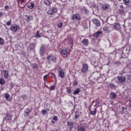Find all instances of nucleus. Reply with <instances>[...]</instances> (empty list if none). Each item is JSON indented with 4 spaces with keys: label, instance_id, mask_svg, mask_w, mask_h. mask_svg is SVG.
Returning a JSON list of instances; mask_svg holds the SVG:
<instances>
[{
    "label": "nucleus",
    "instance_id": "f257e3e1",
    "mask_svg": "<svg viewBox=\"0 0 131 131\" xmlns=\"http://www.w3.org/2000/svg\"><path fill=\"white\" fill-rule=\"evenodd\" d=\"M47 62L49 65H52V64H55L57 62V57L54 55L50 54L48 55L47 58Z\"/></svg>",
    "mask_w": 131,
    "mask_h": 131
},
{
    "label": "nucleus",
    "instance_id": "f03ea898",
    "mask_svg": "<svg viewBox=\"0 0 131 131\" xmlns=\"http://www.w3.org/2000/svg\"><path fill=\"white\" fill-rule=\"evenodd\" d=\"M61 56H63V58H68L70 57V51L67 49L66 48H64L60 51Z\"/></svg>",
    "mask_w": 131,
    "mask_h": 131
},
{
    "label": "nucleus",
    "instance_id": "7ed1b4c3",
    "mask_svg": "<svg viewBox=\"0 0 131 131\" xmlns=\"http://www.w3.org/2000/svg\"><path fill=\"white\" fill-rule=\"evenodd\" d=\"M10 29L12 32H16L17 30H19L20 29V26L13 24L10 26Z\"/></svg>",
    "mask_w": 131,
    "mask_h": 131
},
{
    "label": "nucleus",
    "instance_id": "20e7f679",
    "mask_svg": "<svg viewBox=\"0 0 131 131\" xmlns=\"http://www.w3.org/2000/svg\"><path fill=\"white\" fill-rule=\"evenodd\" d=\"M57 72L58 73L59 77H60L61 78H64V77L65 76V73L64 72V71L63 70V69L61 68L58 69Z\"/></svg>",
    "mask_w": 131,
    "mask_h": 131
},
{
    "label": "nucleus",
    "instance_id": "39448f33",
    "mask_svg": "<svg viewBox=\"0 0 131 131\" xmlns=\"http://www.w3.org/2000/svg\"><path fill=\"white\" fill-rule=\"evenodd\" d=\"M117 78L119 83H123L126 80V78L124 76H118Z\"/></svg>",
    "mask_w": 131,
    "mask_h": 131
},
{
    "label": "nucleus",
    "instance_id": "423d86ee",
    "mask_svg": "<svg viewBox=\"0 0 131 131\" xmlns=\"http://www.w3.org/2000/svg\"><path fill=\"white\" fill-rule=\"evenodd\" d=\"M55 13H57V8L53 7L48 11L49 15H54Z\"/></svg>",
    "mask_w": 131,
    "mask_h": 131
},
{
    "label": "nucleus",
    "instance_id": "0eeeda50",
    "mask_svg": "<svg viewBox=\"0 0 131 131\" xmlns=\"http://www.w3.org/2000/svg\"><path fill=\"white\" fill-rule=\"evenodd\" d=\"M82 66L83 68H82L81 71L83 73H85L89 70V66L86 63H83Z\"/></svg>",
    "mask_w": 131,
    "mask_h": 131
},
{
    "label": "nucleus",
    "instance_id": "6e6552de",
    "mask_svg": "<svg viewBox=\"0 0 131 131\" xmlns=\"http://www.w3.org/2000/svg\"><path fill=\"white\" fill-rule=\"evenodd\" d=\"M103 34V32L102 31H98L93 34L94 37H99V36L102 35Z\"/></svg>",
    "mask_w": 131,
    "mask_h": 131
},
{
    "label": "nucleus",
    "instance_id": "1a4fd4ad",
    "mask_svg": "<svg viewBox=\"0 0 131 131\" xmlns=\"http://www.w3.org/2000/svg\"><path fill=\"white\" fill-rule=\"evenodd\" d=\"M93 22L97 27H100V26H101V23L99 20L95 19L93 20Z\"/></svg>",
    "mask_w": 131,
    "mask_h": 131
},
{
    "label": "nucleus",
    "instance_id": "9d476101",
    "mask_svg": "<svg viewBox=\"0 0 131 131\" xmlns=\"http://www.w3.org/2000/svg\"><path fill=\"white\" fill-rule=\"evenodd\" d=\"M13 116L10 114V113H7L5 115V118L6 120H11Z\"/></svg>",
    "mask_w": 131,
    "mask_h": 131
},
{
    "label": "nucleus",
    "instance_id": "9b49d317",
    "mask_svg": "<svg viewBox=\"0 0 131 131\" xmlns=\"http://www.w3.org/2000/svg\"><path fill=\"white\" fill-rule=\"evenodd\" d=\"M82 43L84 46L85 47H88L89 46V39H83L82 41Z\"/></svg>",
    "mask_w": 131,
    "mask_h": 131
},
{
    "label": "nucleus",
    "instance_id": "f8f14e48",
    "mask_svg": "<svg viewBox=\"0 0 131 131\" xmlns=\"http://www.w3.org/2000/svg\"><path fill=\"white\" fill-rule=\"evenodd\" d=\"M5 98L7 101H12V98H11V96L8 93L5 94Z\"/></svg>",
    "mask_w": 131,
    "mask_h": 131
},
{
    "label": "nucleus",
    "instance_id": "ddd939ff",
    "mask_svg": "<svg viewBox=\"0 0 131 131\" xmlns=\"http://www.w3.org/2000/svg\"><path fill=\"white\" fill-rule=\"evenodd\" d=\"M3 73L4 75V78L6 79L9 78V71H7L6 70H3Z\"/></svg>",
    "mask_w": 131,
    "mask_h": 131
},
{
    "label": "nucleus",
    "instance_id": "4468645a",
    "mask_svg": "<svg viewBox=\"0 0 131 131\" xmlns=\"http://www.w3.org/2000/svg\"><path fill=\"white\" fill-rule=\"evenodd\" d=\"M78 131H85V126L82 125L78 126Z\"/></svg>",
    "mask_w": 131,
    "mask_h": 131
},
{
    "label": "nucleus",
    "instance_id": "2eb2a0df",
    "mask_svg": "<svg viewBox=\"0 0 131 131\" xmlns=\"http://www.w3.org/2000/svg\"><path fill=\"white\" fill-rule=\"evenodd\" d=\"M34 6H35L34 3L31 2L28 4V8L29 9H30V10H32V9H33V8H34Z\"/></svg>",
    "mask_w": 131,
    "mask_h": 131
},
{
    "label": "nucleus",
    "instance_id": "dca6fc26",
    "mask_svg": "<svg viewBox=\"0 0 131 131\" xmlns=\"http://www.w3.org/2000/svg\"><path fill=\"white\" fill-rule=\"evenodd\" d=\"M110 98L111 99H116L117 98V95L115 94V93H110Z\"/></svg>",
    "mask_w": 131,
    "mask_h": 131
},
{
    "label": "nucleus",
    "instance_id": "f3484780",
    "mask_svg": "<svg viewBox=\"0 0 131 131\" xmlns=\"http://www.w3.org/2000/svg\"><path fill=\"white\" fill-rule=\"evenodd\" d=\"M114 28L116 30H120V25L119 24H115L114 25Z\"/></svg>",
    "mask_w": 131,
    "mask_h": 131
},
{
    "label": "nucleus",
    "instance_id": "a211bd4d",
    "mask_svg": "<svg viewBox=\"0 0 131 131\" xmlns=\"http://www.w3.org/2000/svg\"><path fill=\"white\" fill-rule=\"evenodd\" d=\"M18 4H20V5H25L27 3V0H17Z\"/></svg>",
    "mask_w": 131,
    "mask_h": 131
},
{
    "label": "nucleus",
    "instance_id": "6ab92c4d",
    "mask_svg": "<svg viewBox=\"0 0 131 131\" xmlns=\"http://www.w3.org/2000/svg\"><path fill=\"white\" fill-rule=\"evenodd\" d=\"M79 93H80V89L79 88H77V89L73 92V94L75 96L76 95L79 94Z\"/></svg>",
    "mask_w": 131,
    "mask_h": 131
},
{
    "label": "nucleus",
    "instance_id": "aec40b11",
    "mask_svg": "<svg viewBox=\"0 0 131 131\" xmlns=\"http://www.w3.org/2000/svg\"><path fill=\"white\" fill-rule=\"evenodd\" d=\"M90 114L91 115H96L97 114V107L95 108L94 111H92V110H90Z\"/></svg>",
    "mask_w": 131,
    "mask_h": 131
},
{
    "label": "nucleus",
    "instance_id": "412c9836",
    "mask_svg": "<svg viewBox=\"0 0 131 131\" xmlns=\"http://www.w3.org/2000/svg\"><path fill=\"white\" fill-rule=\"evenodd\" d=\"M0 84L1 85H4L6 84V80L4 78H0Z\"/></svg>",
    "mask_w": 131,
    "mask_h": 131
},
{
    "label": "nucleus",
    "instance_id": "4be33fe9",
    "mask_svg": "<svg viewBox=\"0 0 131 131\" xmlns=\"http://www.w3.org/2000/svg\"><path fill=\"white\" fill-rule=\"evenodd\" d=\"M30 51H32V50H34V49H35V45L34 43H32L30 45Z\"/></svg>",
    "mask_w": 131,
    "mask_h": 131
},
{
    "label": "nucleus",
    "instance_id": "5701e85b",
    "mask_svg": "<svg viewBox=\"0 0 131 131\" xmlns=\"http://www.w3.org/2000/svg\"><path fill=\"white\" fill-rule=\"evenodd\" d=\"M30 112H31V110H30L29 108L26 109V111L25 112V113L26 114V115L28 116L29 114H30Z\"/></svg>",
    "mask_w": 131,
    "mask_h": 131
},
{
    "label": "nucleus",
    "instance_id": "b1692460",
    "mask_svg": "<svg viewBox=\"0 0 131 131\" xmlns=\"http://www.w3.org/2000/svg\"><path fill=\"white\" fill-rule=\"evenodd\" d=\"M44 4L46 6H50L52 4V2L49 0H44Z\"/></svg>",
    "mask_w": 131,
    "mask_h": 131
},
{
    "label": "nucleus",
    "instance_id": "393cba45",
    "mask_svg": "<svg viewBox=\"0 0 131 131\" xmlns=\"http://www.w3.org/2000/svg\"><path fill=\"white\" fill-rule=\"evenodd\" d=\"M21 98L23 99V100H27L28 99V96H27L26 94H23L21 96Z\"/></svg>",
    "mask_w": 131,
    "mask_h": 131
},
{
    "label": "nucleus",
    "instance_id": "a878e982",
    "mask_svg": "<svg viewBox=\"0 0 131 131\" xmlns=\"http://www.w3.org/2000/svg\"><path fill=\"white\" fill-rule=\"evenodd\" d=\"M110 7L108 4H104L102 6L103 10H108V8Z\"/></svg>",
    "mask_w": 131,
    "mask_h": 131
},
{
    "label": "nucleus",
    "instance_id": "bb28decb",
    "mask_svg": "<svg viewBox=\"0 0 131 131\" xmlns=\"http://www.w3.org/2000/svg\"><path fill=\"white\" fill-rule=\"evenodd\" d=\"M123 1L125 6H128V5H129V0H123Z\"/></svg>",
    "mask_w": 131,
    "mask_h": 131
},
{
    "label": "nucleus",
    "instance_id": "cd10ccee",
    "mask_svg": "<svg viewBox=\"0 0 131 131\" xmlns=\"http://www.w3.org/2000/svg\"><path fill=\"white\" fill-rule=\"evenodd\" d=\"M45 53V48H41L40 49V55H42Z\"/></svg>",
    "mask_w": 131,
    "mask_h": 131
},
{
    "label": "nucleus",
    "instance_id": "c85d7f7f",
    "mask_svg": "<svg viewBox=\"0 0 131 131\" xmlns=\"http://www.w3.org/2000/svg\"><path fill=\"white\" fill-rule=\"evenodd\" d=\"M58 28H62L63 27V23H59L57 25Z\"/></svg>",
    "mask_w": 131,
    "mask_h": 131
},
{
    "label": "nucleus",
    "instance_id": "c756f323",
    "mask_svg": "<svg viewBox=\"0 0 131 131\" xmlns=\"http://www.w3.org/2000/svg\"><path fill=\"white\" fill-rule=\"evenodd\" d=\"M52 74V76L51 77L53 78H54L55 81H57V77H56V75H55V74L52 73H51Z\"/></svg>",
    "mask_w": 131,
    "mask_h": 131
},
{
    "label": "nucleus",
    "instance_id": "7c9ffc66",
    "mask_svg": "<svg viewBox=\"0 0 131 131\" xmlns=\"http://www.w3.org/2000/svg\"><path fill=\"white\" fill-rule=\"evenodd\" d=\"M110 86L112 89H115L116 88V86H115V84L111 83H110Z\"/></svg>",
    "mask_w": 131,
    "mask_h": 131
},
{
    "label": "nucleus",
    "instance_id": "2f4dec72",
    "mask_svg": "<svg viewBox=\"0 0 131 131\" xmlns=\"http://www.w3.org/2000/svg\"><path fill=\"white\" fill-rule=\"evenodd\" d=\"M99 105H100V101H97L95 103L94 107H97V108H98V107H99Z\"/></svg>",
    "mask_w": 131,
    "mask_h": 131
},
{
    "label": "nucleus",
    "instance_id": "473e14b6",
    "mask_svg": "<svg viewBox=\"0 0 131 131\" xmlns=\"http://www.w3.org/2000/svg\"><path fill=\"white\" fill-rule=\"evenodd\" d=\"M50 76V75L47 74L46 75L43 76V80L46 81V80H47V78H48V77H49Z\"/></svg>",
    "mask_w": 131,
    "mask_h": 131
},
{
    "label": "nucleus",
    "instance_id": "72a5a7b5",
    "mask_svg": "<svg viewBox=\"0 0 131 131\" xmlns=\"http://www.w3.org/2000/svg\"><path fill=\"white\" fill-rule=\"evenodd\" d=\"M11 24H12V20L11 19L6 23V25H7V26H10Z\"/></svg>",
    "mask_w": 131,
    "mask_h": 131
},
{
    "label": "nucleus",
    "instance_id": "f704fd0d",
    "mask_svg": "<svg viewBox=\"0 0 131 131\" xmlns=\"http://www.w3.org/2000/svg\"><path fill=\"white\" fill-rule=\"evenodd\" d=\"M76 19V20H80V17H72V20H74Z\"/></svg>",
    "mask_w": 131,
    "mask_h": 131
},
{
    "label": "nucleus",
    "instance_id": "c9c22d12",
    "mask_svg": "<svg viewBox=\"0 0 131 131\" xmlns=\"http://www.w3.org/2000/svg\"><path fill=\"white\" fill-rule=\"evenodd\" d=\"M4 42H5V41L4 40V39L0 38V45H4Z\"/></svg>",
    "mask_w": 131,
    "mask_h": 131
},
{
    "label": "nucleus",
    "instance_id": "e433bc0d",
    "mask_svg": "<svg viewBox=\"0 0 131 131\" xmlns=\"http://www.w3.org/2000/svg\"><path fill=\"white\" fill-rule=\"evenodd\" d=\"M78 84V82L77 81H74L73 83V85H74V86H77Z\"/></svg>",
    "mask_w": 131,
    "mask_h": 131
},
{
    "label": "nucleus",
    "instance_id": "4c0bfd02",
    "mask_svg": "<svg viewBox=\"0 0 131 131\" xmlns=\"http://www.w3.org/2000/svg\"><path fill=\"white\" fill-rule=\"evenodd\" d=\"M58 116H55L53 118V120H54V121H58Z\"/></svg>",
    "mask_w": 131,
    "mask_h": 131
},
{
    "label": "nucleus",
    "instance_id": "58836bf2",
    "mask_svg": "<svg viewBox=\"0 0 131 131\" xmlns=\"http://www.w3.org/2000/svg\"><path fill=\"white\" fill-rule=\"evenodd\" d=\"M67 124L69 126L73 125V123L72 122H68Z\"/></svg>",
    "mask_w": 131,
    "mask_h": 131
},
{
    "label": "nucleus",
    "instance_id": "ea45409f",
    "mask_svg": "<svg viewBox=\"0 0 131 131\" xmlns=\"http://www.w3.org/2000/svg\"><path fill=\"white\" fill-rule=\"evenodd\" d=\"M55 89H56V86H55V85H52L51 86L50 91H54Z\"/></svg>",
    "mask_w": 131,
    "mask_h": 131
},
{
    "label": "nucleus",
    "instance_id": "a19ab883",
    "mask_svg": "<svg viewBox=\"0 0 131 131\" xmlns=\"http://www.w3.org/2000/svg\"><path fill=\"white\" fill-rule=\"evenodd\" d=\"M67 90H68V92H67V94H71V89H70V88H68V89H67Z\"/></svg>",
    "mask_w": 131,
    "mask_h": 131
},
{
    "label": "nucleus",
    "instance_id": "79ce46f5",
    "mask_svg": "<svg viewBox=\"0 0 131 131\" xmlns=\"http://www.w3.org/2000/svg\"><path fill=\"white\" fill-rule=\"evenodd\" d=\"M33 69H36V68H37V64L36 63H34L33 64Z\"/></svg>",
    "mask_w": 131,
    "mask_h": 131
},
{
    "label": "nucleus",
    "instance_id": "37998d69",
    "mask_svg": "<svg viewBox=\"0 0 131 131\" xmlns=\"http://www.w3.org/2000/svg\"><path fill=\"white\" fill-rule=\"evenodd\" d=\"M83 11H84L85 14H88L89 13V11L88 10V9H86V8H83Z\"/></svg>",
    "mask_w": 131,
    "mask_h": 131
},
{
    "label": "nucleus",
    "instance_id": "c03bdc74",
    "mask_svg": "<svg viewBox=\"0 0 131 131\" xmlns=\"http://www.w3.org/2000/svg\"><path fill=\"white\" fill-rule=\"evenodd\" d=\"M41 113H42V114H47L48 112H47V111L46 110H42L41 111Z\"/></svg>",
    "mask_w": 131,
    "mask_h": 131
},
{
    "label": "nucleus",
    "instance_id": "a18cd8bd",
    "mask_svg": "<svg viewBox=\"0 0 131 131\" xmlns=\"http://www.w3.org/2000/svg\"><path fill=\"white\" fill-rule=\"evenodd\" d=\"M77 118H79V115H75L74 119H77Z\"/></svg>",
    "mask_w": 131,
    "mask_h": 131
},
{
    "label": "nucleus",
    "instance_id": "49530a36",
    "mask_svg": "<svg viewBox=\"0 0 131 131\" xmlns=\"http://www.w3.org/2000/svg\"><path fill=\"white\" fill-rule=\"evenodd\" d=\"M5 9L6 11H8V10H9V6L6 5L5 7Z\"/></svg>",
    "mask_w": 131,
    "mask_h": 131
},
{
    "label": "nucleus",
    "instance_id": "de8ad7c7",
    "mask_svg": "<svg viewBox=\"0 0 131 131\" xmlns=\"http://www.w3.org/2000/svg\"><path fill=\"white\" fill-rule=\"evenodd\" d=\"M103 30H104V31H107V30H108V27H103Z\"/></svg>",
    "mask_w": 131,
    "mask_h": 131
},
{
    "label": "nucleus",
    "instance_id": "09e8293b",
    "mask_svg": "<svg viewBox=\"0 0 131 131\" xmlns=\"http://www.w3.org/2000/svg\"><path fill=\"white\" fill-rule=\"evenodd\" d=\"M127 109V107H125L124 106H122L121 110L122 111H123L124 110H125Z\"/></svg>",
    "mask_w": 131,
    "mask_h": 131
},
{
    "label": "nucleus",
    "instance_id": "8fccbe9b",
    "mask_svg": "<svg viewBox=\"0 0 131 131\" xmlns=\"http://www.w3.org/2000/svg\"><path fill=\"white\" fill-rule=\"evenodd\" d=\"M39 31H37V36L38 37H40V35H39Z\"/></svg>",
    "mask_w": 131,
    "mask_h": 131
},
{
    "label": "nucleus",
    "instance_id": "3c124183",
    "mask_svg": "<svg viewBox=\"0 0 131 131\" xmlns=\"http://www.w3.org/2000/svg\"><path fill=\"white\" fill-rule=\"evenodd\" d=\"M55 121H51V123H53V124H55V123H56V122H55Z\"/></svg>",
    "mask_w": 131,
    "mask_h": 131
},
{
    "label": "nucleus",
    "instance_id": "603ef678",
    "mask_svg": "<svg viewBox=\"0 0 131 131\" xmlns=\"http://www.w3.org/2000/svg\"><path fill=\"white\" fill-rule=\"evenodd\" d=\"M120 9H123V5H121L120 6Z\"/></svg>",
    "mask_w": 131,
    "mask_h": 131
},
{
    "label": "nucleus",
    "instance_id": "864d4df0",
    "mask_svg": "<svg viewBox=\"0 0 131 131\" xmlns=\"http://www.w3.org/2000/svg\"><path fill=\"white\" fill-rule=\"evenodd\" d=\"M3 16V13L0 12V17H2Z\"/></svg>",
    "mask_w": 131,
    "mask_h": 131
},
{
    "label": "nucleus",
    "instance_id": "5fc2aeb1",
    "mask_svg": "<svg viewBox=\"0 0 131 131\" xmlns=\"http://www.w3.org/2000/svg\"><path fill=\"white\" fill-rule=\"evenodd\" d=\"M75 17H78V15L77 14H75Z\"/></svg>",
    "mask_w": 131,
    "mask_h": 131
},
{
    "label": "nucleus",
    "instance_id": "6e6d98bb",
    "mask_svg": "<svg viewBox=\"0 0 131 131\" xmlns=\"http://www.w3.org/2000/svg\"><path fill=\"white\" fill-rule=\"evenodd\" d=\"M29 18H30L29 17H28V18H27L28 21H29Z\"/></svg>",
    "mask_w": 131,
    "mask_h": 131
},
{
    "label": "nucleus",
    "instance_id": "4d7b16f0",
    "mask_svg": "<svg viewBox=\"0 0 131 131\" xmlns=\"http://www.w3.org/2000/svg\"><path fill=\"white\" fill-rule=\"evenodd\" d=\"M47 111H50V108L47 109Z\"/></svg>",
    "mask_w": 131,
    "mask_h": 131
},
{
    "label": "nucleus",
    "instance_id": "13d9d810",
    "mask_svg": "<svg viewBox=\"0 0 131 131\" xmlns=\"http://www.w3.org/2000/svg\"><path fill=\"white\" fill-rule=\"evenodd\" d=\"M129 102L130 103H131V100H129Z\"/></svg>",
    "mask_w": 131,
    "mask_h": 131
},
{
    "label": "nucleus",
    "instance_id": "bf43d9fd",
    "mask_svg": "<svg viewBox=\"0 0 131 131\" xmlns=\"http://www.w3.org/2000/svg\"><path fill=\"white\" fill-rule=\"evenodd\" d=\"M97 131H100V130H97Z\"/></svg>",
    "mask_w": 131,
    "mask_h": 131
}]
</instances>
